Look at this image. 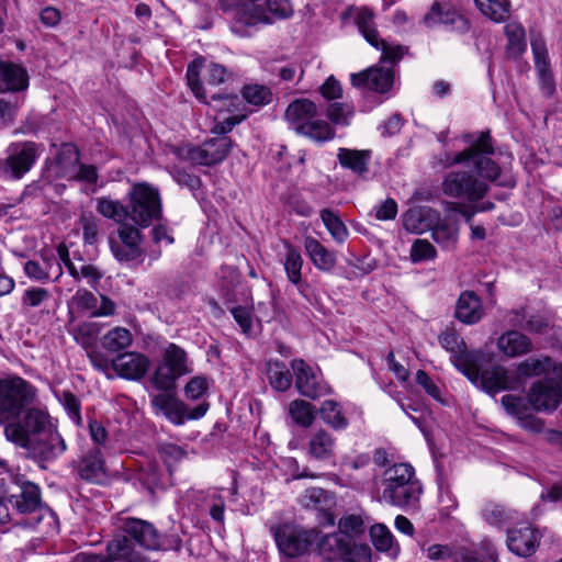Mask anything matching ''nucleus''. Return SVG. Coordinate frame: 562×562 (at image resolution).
<instances>
[{"label": "nucleus", "mask_w": 562, "mask_h": 562, "mask_svg": "<svg viewBox=\"0 0 562 562\" xmlns=\"http://www.w3.org/2000/svg\"><path fill=\"white\" fill-rule=\"evenodd\" d=\"M492 153L490 134L483 132L470 148L448 158L446 161L448 166L461 164L468 170H453L447 173L441 184L442 192L451 198H464L470 203L481 200L488 187L483 180L475 178L473 171L482 178L497 180L499 167L490 158Z\"/></svg>", "instance_id": "f257e3e1"}, {"label": "nucleus", "mask_w": 562, "mask_h": 562, "mask_svg": "<svg viewBox=\"0 0 562 562\" xmlns=\"http://www.w3.org/2000/svg\"><path fill=\"white\" fill-rule=\"evenodd\" d=\"M4 435L9 441L43 460L55 459L67 449L56 420L42 408L27 409L22 419L4 427Z\"/></svg>", "instance_id": "f03ea898"}, {"label": "nucleus", "mask_w": 562, "mask_h": 562, "mask_svg": "<svg viewBox=\"0 0 562 562\" xmlns=\"http://www.w3.org/2000/svg\"><path fill=\"white\" fill-rule=\"evenodd\" d=\"M381 501L403 507L415 504L422 494V485L415 477L413 467L407 463H397L387 468L382 475Z\"/></svg>", "instance_id": "7ed1b4c3"}, {"label": "nucleus", "mask_w": 562, "mask_h": 562, "mask_svg": "<svg viewBox=\"0 0 562 562\" xmlns=\"http://www.w3.org/2000/svg\"><path fill=\"white\" fill-rule=\"evenodd\" d=\"M483 355L463 353L459 361H464L463 374L474 384H479L486 393L496 394L505 390H515L520 386V381L515 373L509 372L505 367L494 364L482 369L480 366Z\"/></svg>", "instance_id": "20e7f679"}, {"label": "nucleus", "mask_w": 562, "mask_h": 562, "mask_svg": "<svg viewBox=\"0 0 562 562\" xmlns=\"http://www.w3.org/2000/svg\"><path fill=\"white\" fill-rule=\"evenodd\" d=\"M292 12L289 0H267V12L255 2H244L234 9L232 30L239 35H246L248 27L271 24L277 19L290 16Z\"/></svg>", "instance_id": "39448f33"}, {"label": "nucleus", "mask_w": 562, "mask_h": 562, "mask_svg": "<svg viewBox=\"0 0 562 562\" xmlns=\"http://www.w3.org/2000/svg\"><path fill=\"white\" fill-rule=\"evenodd\" d=\"M203 64L204 59L196 58L188 66V86L200 102L209 103V94L213 101H218L216 94L211 92V88L226 83L232 75L221 64L209 63L205 66Z\"/></svg>", "instance_id": "423d86ee"}, {"label": "nucleus", "mask_w": 562, "mask_h": 562, "mask_svg": "<svg viewBox=\"0 0 562 562\" xmlns=\"http://www.w3.org/2000/svg\"><path fill=\"white\" fill-rule=\"evenodd\" d=\"M36 397V390L20 376L0 379V416L18 417Z\"/></svg>", "instance_id": "0eeeda50"}, {"label": "nucleus", "mask_w": 562, "mask_h": 562, "mask_svg": "<svg viewBox=\"0 0 562 562\" xmlns=\"http://www.w3.org/2000/svg\"><path fill=\"white\" fill-rule=\"evenodd\" d=\"M271 532L279 551L289 558L305 554L319 536L315 528H304L290 522L271 527Z\"/></svg>", "instance_id": "6e6552de"}, {"label": "nucleus", "mask_w": 562, "mask_h": 562, "mask_svg": "<svg viewBox=\"0 0 562 562\" xmlns=\"http://www.w3.org/2000/svg\"><path fill=\"white\" fill-rule=\"evenodd\" d=\"M128 217L142 227L149 226L161 216V202L156 188L147 183L134 184L130 192Z\"/></svg>", "instance_id": "1a4fd4ad"}, {"label": "nucleus", "mask_w": 562, "mask_h": 562, "mask_svg": "<svg viewBox=\"0 0 562 562\" xmlns=\"http://www.w3.org/2000/svg\"><path fill=\"white\" fill-rule=\"evenodd\" d=\"M192 371L187 352L176 344L166 346L161 362L155 370L153 383L156 389L169 391L177 379Z\"/></svg>", "instance_id": "9d476101"}, {"label": "nucleus", "mask_w": 562, "mask_h": 562, "mask_svg": "<svg viewBox=\"0 0 562 562\" xmlns=\"http://www.w3.org/2000/svg\"><path fill=\"white\" fill-rule=\"evenodd\" d=\"M231 139L218 137L203 143L201 146L184 145L176 150V155L193 165L211 166L221 162L228 155Z\"/></svg>", "instance_id": "9b49d317"}, {"label": "nucleus", "mask_w": 562, "mask_h": 562, "mask_svg": "<svg viewBox=\"0 0 562 562\" xmlns=\"http://www.w3.org/2000/svg\"><path fill=\"white\" fill-rule=\"evenodd\" d=\"M151 406L155 414L164 415L176 425L183 424L186 419H199L203 417L209 409L206 403H201L188 413L187 405L173 394L167 392L154 395L151 397Z\"/></svg>", "instance_id": "f8f14e48"}, {"label": "nucleus", "mask_w": 562, "mask_h": 562, "mask_svg": "<svg viewBox=\"0 0 562 562\" xmlns=\"http://www.w3.org/2000/svg\"><path fill=\"white\" fill-rule=\"evenodd\" d=\"M291 368L295 375V386L301 395L316 400L333 392L317 368L311 367L301 359L293 360Z\"/></svg>", "instance_id": "ddd939ff"}, {"label": "nucleus", "mask_w": 562, "mask_h": 562, "mask_svg": "<svg viewBox=\"0 0 562 562\" xmlns=\"http://www.w3.org/2000/svg\"><path fill=\"white\" fill-rule=\"evenodd\" d=\"M356 23L366 41L382 52L381 61H396L403 57L404 48L402 46L391 45L379 37L371 10L361 9L357 14Z\"/></svg>", "instance_id": "4468645a"}, {"label": "nucleus", "mask_w": 562, "mask_h": 562, "mask_svg": "<svg viewBox=\"0 0 562 562\" xmlns=\"http://www.w3.org/2000/svg\"><path fill=\"white\" fill-rule=\"evenodd\" d=\"M527 397L536 411L551 413L562 403V385L553 378H544L530 386Z\"/></svg>", "instance_id": "2eb2a0df"}, {"label": "nucleus", "mask_w": 562, "mask_h": 562, "mask_svg": "<svg viewBox=\"0 0 562 562\" xmlns=\"http://www.w3.org/2000/svg\"><path fill=\"white\" fill-rule=\"evenodd\" d=\"M423 23L427 27L443 25L448 31L465 33L470 29L469 20L450 4L434 2L424 15Z\"/></svg>", "instance_id": "dca6fc26"}, {"label": "nucleus", "mask_w": 562, "mask_h": 562, "mask_svg": "<svg viewBox=\"0 0 562 562\" xmlns=\"http://www.w3.org/2000/svg\"><path fill=\"white\" fill-rule=\"evenodd\" d=\"M121 528L124 532L133 538L140 547L148 550H169L173 548L171 543H167L162 539L155 527L142 519L124 518Z\"/></svg>", "instance_id": "f3484780"}, {"label": "nucleus", "mask_w": 562, "mask_h": 562, "mask_svg": "<svg viewBox=\"0 0 562 562\" xmlns=\"http://www.w3.org/2000/svg\"><path fill=\"white\" fill-rule=\"evenodd\" d=\"M37 157L38 148L34 143L12 144L8 149L4 170L20 179L32 168Z\"/></svg>", "instance_id": "a211bd4d"}, {"label": "nucleus", "mask_w": 562, "mask_h": 562, "mask_svg": "<svg viewBox=\"0 0 562 562\" xmlns=\"http://www.w3.org/2000/svg\"><path fill=\"white\" fill-rule=\"evenodd\" d=\"M29 86V72L23 65L0 58V92L20 94Z\"/></svg>", "instance_id": "6ab92c4d"}, {"label": "nucleus", "mask_w": 562, "mask_h": 562, "mask_svg": "<svg viewBox=\"0 0 562 562\" xmlns=\"http://www.w3.org/2000/svg\"><path fill=\"white\" fill-rule=\"evenodd\" d=\"M59 165L64 171V176L70 179H78L89 183L97 180V170L93 166L79 164V153L74 145L67 144L63 146L59 158Z\"/></svg>", "instance_id": "aec40b11"}, {"label": "nucleus", "mask_w": 562, "mask_h": 562, "mask_svg": "<svg viewBox=\"0 0 562 562\" xmlns=\"http://www.w3.org/2000/svg\"><path fill=\"white\" fill-rule=\"evenodd\" d=\"M351 83L357 88L384 93L393 85V72L386 67H371L364 71L351 74Z\"/></svg>", "instance_id": "412c9836"}, {"label": "nucleus", "mask_w": 562, "mask_h": 562, "mask_svg": "<svg viewBox=\"0 0 562 562\" xmlns=\"http://www.w3.org/2000/svg\"><path fill=\"white\" fill-rule=\"evenodd\" d=\"M108 558L101 554L87 552L77 553L71 562H113L123 560L124 562H134L133 550L127 537H117L106 547Z\"/></svg>", "instance_id": "4be33fe9"}, {"label": "nucleus", "mask_w": 562, "mask_h": 562, "mask_svg": "<svg viewBox=\"0 0 562 562\" xmlns=\"http://www.w3.org/2000/svg\"><path fill=\"white\" fill-rule=\"evenodd\" d=\"M149 359L139 352L131 351L117 356L111 362L112 369L121 376L127 380H139L148 368Z\"/></svg>", "instance_id": "5701e85b"}, {"label": "nucleus", "mask_w": 562, "mask_h": 562, "mask_svg": "<svg viewBox=\"0 0 562 562\" xmlns=\"http://www.w3.org/2000/svg\"><path fill=\"white\" fill-rule=\"evenodd\" d=\"M122 244L111 241V250L120 261H133L139 258L140 233L136 227L122 225L119 229Z\"/></svg>", "instance_id": "b1692460"}, {"label": "nucleus", "mask_w": 562, "mask_h": 562, "mask_svg": "<svg viewBox=\"0 0 562 562\" xmlns=\"http://www.w3.org/2000/svg\"><path fill=\"white\" fill-rule=\"evenodd\" d=\"M539 540L538 530L529 525H525L508 532L507 547L516 555L529 557L536 552Z\"/></svg>", "instance_id": "393cba45"}, {"label": "nucleus", "mask_w": 562, "mask_h": 562, "mask_svg": "<svg viewBox=\"0 0 562 562\" xmlns=\"http://www.w3.org/2000/svg\"><path fill=\"white\" fill-rule=\"evenodd\" d=\"M459 220L451 214L441 216L438 212V221L431 228V237L435 243L443 250L454 249L459 240Z\"/></svg>", "instance_id": "a878e982"}, {"label": "nucleus", "mask_w": 562, "mask_h": 562, "mask_svg": "<svg viewBox=\"0 0 562 562\" xmlns=\"http://www.w3.org/2000/svg\"><path fill=\"white\" fill-rule=\"evenodd\" d=\"M403 226L412 234H424L431 231L438 221V211L430 206H414L403 214Z\"/></svg>", "instance_id": "bb28decb"}, {"label": "nucleus", "mask_w": 562, "mask_h": 562, "mask_svg": "<svg viewBox=\"0 0 562 562\" xmlns=\"http://www.w3.org/2000/svg\"><path fill=\"white\" fill-rule=\"evenodd\" d=\"M531 49L535 59V67L539 77V85L542 92L552 95L555 91L554 79L550 69V60L546 44L542 40L531 42Z\"/></svg>", "instance_id": "cd10ccee"}, {"label": "nucleus", "mask_w": 562, "mask_h": 562, "mask_svg": "<svg viewBox=\"0 0 562 562\" xmlns=\"http://www.w3.org/2000/svg\"><path fill=\"white\" fill-rule=\"evenodd\" d=\"M9 503L16 508L20 514L38 513L36 522L45 515L52 516L48 509H44L40 502V490L36 485L27 483L23 485L19 495H12Z\"/></svg>", "instance_id": "c85d7f7f"}, {"label": "nucleus", "mask_w": 562, "mask_h": 562, "mask_svg": "<svg viewBox=\"0 0 562 562\" xmlns=\"http://www.w3.org/2000/svg\"><path fill=\"white\" fill-rule=\"evenodd\" d=\"M218 102L222 104L215 106L216 110H225L229 113V116L215 124L213 127L215 133L226 134L231 132L235 125L241 123L248 116V112L244 108L240 109L241 101L237 95H224L223 98H220Z\"/></svg>", "instance_id": "c756f323"}, {"label": "nucleus", "mask_w": 562, "mask_h": 562, "mask_svg": "<svg viewBox=\"0 0 562 562\" xmlns=\"http://www.w3.org/2000/svg\"><path fill=\"white\" fill-rule=\"evenodd\" d=\"M336 438L325 429H318L308 439L307 454L321 462H330L335 457Z\"/></svg>", "instance_id": "7c9ffc66"}, {"label": "nucleus", "mask_w": 562, "mask_h": 562, "mask_svg": "<svg viewBox=\"0 0 562 562\" xmlns=\"http://www.w3.org/2000/svg\"><path fill=\"white\" fill-rule=\"evenodd\" d=\"M531 339L518 330H507L497 339V348L508 358H517L532 350Z\"/></svg>", "instance_id": "2f4dec72"}, {"label": "nucleus", "mask_w": 562, "mask_h": 562, "mask_svg": "<svg viewBox=\"0 0 562 562\" xmlns=\"http://www.w3.org/2000/svg\"><path fill=\"white\" fill-rule=\"evenodd\" d=\"M77 472L82 480L93 483H100L104 479V460L99 448H93L81 457Z\"/></svg>", "instance_id": "473e14b6"}, {"label": "nucleus", "mask_w": 562, "mask_h": 562, "mask_svg": "<svg viewBox=\"0 0 562 562\" xmlns=\"http://www.w3.org/2000/svg\"><path fill=\"white\" fill-rule=\"evenodd\" d=\"M58 256L75 282L86 280L91 286H95L102 278V272L93 265L81 262L79 266L72 262L64 246L58 247Z\"/></svg>", "instance_id": "72a5a7b5"}, {"label": "nucleus", "mask_w": 562, "mask_h": 562, "mask_svg": "<svg viewBox=\"0 0 562 562\" xmlns=\"http://www.w3.org/2000/svg\"><path fill=\"white\" fill-rule=\"evenodd\" d=\"M317 113L316 104L308 99H297L291 102L285 111V120L290 126L300 133Z\"/></svg>", "instance_id": "f704fd0d"}, {"label": "nucleus", "mask_w": 562, "mask_h": 562, "mask_svg": "<svg viewBox=\"0 0 562 562\" xmlns=\"http://www.w3.org/2000/svg\"><path fill=\"white\" fill-rule=\"evenodd\" d=\"M304 248L312 263L321 271L329 272L337 262L335 252L327 249L317 239L307 236L304 238Z\"/></svg>", "instance_id": "c9c22d12"}, {"label": "nucleus", "mask_w": 562, "mask_h": 562, "mask_svg": "<svg viewBox=\"0 0 562 562\" xmlns=\"http://www.w3.org/2000/svg\"><path fill=\"white\" fill-rule=\"evenodd\" d=\"M456 316L464 324H475L483 316V307L480 297L470 291L463 292L457 303Z\"/></svg>", "instance_id": "e433bc0d"}, {"label": "nucleus", "mask_w": 562, "mask_h": 562, "mask_svg": "<svg viewBox=\"0 0 562 562\" xmlns=\"http://www.w3.org/2000/svg\"><path fill=\"white\" fill-rule=\"evenodd\" d=\"M25 274L36 281L48 280L52 274H55L54 281H57L61 274V265L54 257L48 258L43 256L42 262L37 260H29L24 265Z\"/></svg>", "instance_id": "4c0bfd02"}, {"label": "nucleus", "mask_w": 562, "mask_h": 562, "mask_svg": "<svg viewBox=\"0 0 562 562\" xmlns=\"http://www.w3.org/2000/svg\"><path fill=\"white\" fill-rule=\"evenodd\" d=\"M370 537L376 551L385 554L390 559L397 558L401 551L400 544L385 525H373L370 528Z\"/></svg>", "instance_id": "58836bf2"}, {"label": "nucleus", "mask_w": 562, "mask_h": 562, "mask_svg": "<svg viewBox=\"0 0 562 562\" xmlns=\"http://www.w3.org/2000/svg\"><path fill=\"white\" fill-rule=\"evenodd\" d=\"M350 540L349 536L341 532L326 535L317 544L318 552L325 560H341Z\"/></svg>", "instance_id": "ea45409f"}, {"label": "nucleus", "mask_w": 562, "mask_h": 562, "mask_svg": "<svg viewBox=\"0 0 562 562\" xmlns=\"http://www.w3.org/2000/svg\"><path fill=\"white\" fill-rule=\"evenodd\" d=\"M550 371L562 372V364L554 363L550 357H530L517 366L515 375L520 381V378L540 375Z\"/></svg>", "instance_id": "a19ab883"}, {"label": "nucleus", "mask_w": 562, "mask_h": 562, "mask_svg": "<svg viewBox=\"0 0 562 562\" xmlns=\"http://www.w3.org/2000/svg\"><path fill=\"white\" fill-rule=\"evenodd\" d=\"M319 415L323 422L336 430L346 429L349 425L341 405L334 400H326L319 407Z\"/></svg>", "instance_id": "79ce46f5"}, {"label": "nucleus", "mask_w": 562, "mask_h": 562, "mask_svg": "<svg viewBox=\"0 0 562 562\" xmlns=\"http://www.w3.org/2000/svg\"><path fill=\"white\" fill-rule=\"evenodd\" d=\"M420 550L430 562H458L460 548L443 543H423Z\"/></svg>", "instance_id": "37998d69"}, {"label": "nucleus", "mask_w": 562, "mask_h": 562, "mask_svg": "<svg viewBox=\"0 0 562 562\" xmlns=\"http://www.w3.org/2000/svg\"><path fill=\"white\" fill-rule=\"evenodd\" d=\"M303 258L301 254L290 244H286L284 270L289 281L295 284L301 294H305L302 283Z\"/></svg>", "instance_id": "c03bdc74"}, {"label": "nucleus", "mask_w": 562, "mask_h": 562, "mask_svg": "<svg viewBox=\"0 0 562 562\" xmlns=\"http://www.w3.org/2000/svg\"><path fill=\"white\" fill-rule=\"evenodd\" d=\"M133 335L125 327H114L102 337V346L110 352H119L132 345Z\"/></svg>", "instance_id": "a18cd8bd"}, {"label": "nucleus", "mask_w": 562, "mask_h": 562, "mask_svg": "<svg viewBox=\"0 0 562 562\" xmlns=\"http://www.w3.org/2000/svg\"><path fill=\"white\" fill-rule=\"evenodd\" d=\"M477 9L492 21L499 23L507 19L510 9L508 0H474Z\"/></svg>", "instance_id": "49530a36"}, {"label": "nucleus", "mask_w": 562, "mask_h": 562, "mask_svg": "<svg viewBox=\"0 0 562 562\" xmlns=\"http://www.w3.org/2000/svg\"><path fill=\"white\" fill-rule=\"evenodd\" d=\"M267 374L270 385L274 390L284 392L291 386L292 376L283 362L269 361L267 363Z\"/></svg>", "instance_id": "de8ad7c7"}, {"label": "nucleus", "mask_w": 562, "mask_h": 562, "mask_svg": "<svg viewBox=\"0 0 562 562\" xmlns=\"http://www.w3.org/2000/svg\"><path fill=\"white\" fill-rule=\"evenodd\" d=\"M315 406L304 400H294L289 405L293 422L302 427H310L315 420Z\"/></svg>", "instance_id": "09e8293b"}, {"label": "nucleus", "mask_w": 562, "mask_h": 562, "mask_svg": "<svg viewBox=\"0 0 562 562\" xmlns=\"http://www.w3.org/2000/svg\"><path fill=\"white\" fill-rule=\"evenodd\" d=\"M97 211L104 217L122 223L128 217V209L120 201L102 196L97 200Z\"/></svg>", "instance_id": "8fccbe9b"}, {"label": "nucleus", "mask_w": 562, "mask_h": 562, "mask_svg": "<svg viewBox=\"0 0 562 562\" xmlns=\"http://www.w3.org/2000/svg\"><path fill=\"white\" fill-rule=\"evenodd\" d=\"M439 342L442 348L450 351L454 358V363L458 367L460 371L463 372L464 369V361H459V358L463 353H471L470 351H467L463 347L464 344L461 340L460 336L453 331V330H446L439 336Z\"/></svg>", "instance_id": "3c124183"}, {"label": "nucleus", "mask_w": 562, "mask_h": 562, "mask_svg": "<svg viewBox=\"0 0 562 562\" xmlns=\"http://www.w3.org/2000/svg\"><path fill=\"white\" fill-rule=\"evenodd\" d=\"M299 134L317 143L328 142L335 137V132L330 124L324 120H315V117Z\"/></svg>", "instance_id": "603ef678"}, {"label": "nucleus", "mask_w": 562, "mask_h": 562, "mask_svg": "<svg viewBox=\"0 0 562 562\" xmlns=\"http://www.w3.org/2000/svg\"><path fill=\"white\" fill-rule=\"evenodd\" d=\"M505 34L508 40V54L520 55L526 49L525 29L519 23L510 22L505 26Z\"/></svg>", "instance_id": "864d4df0"}, {"label": "nucleus", "mask_w": 562, "mask_h": 562, "mask_svg": "<svg viewBox=\"0 0 562 562\" xmlns=\"http://www.w3.org/2000/svg\"><path fill=\"white\" fill-rule=\"evenodd\" d=\"M321 218L330 236L337 243H342L346 240L348 237V229L336 213L328 209H324L321 211Z\"/></svg>", "instance_id": "5fc2aeb1"}, {"label": "nucleus", "mask_w": 562, "mask_h": 562, "mask_svg": "<svg viewBox=\"0 0 562 562\" xmlns=\"http://www.w3.org/2000/svg\"><path fill=\"white\" fill-rule=\"evenodd\" d=\"M339 162L357 173L367 170V156L364 151L340 148L338 153Z\"/></svg>", "instance_id": "6e6d98bb"}, {"label": "nucleus", "mask_w": 562, "mask_h": 562, "mask_svg": "<svg viewBox=\"0 0 562 562\" xmlns=\"http://www.w3.org/2000/svg\"><path fill=\"white\" fill-rule=\"evenodd\" d=\"M269 88L259 85H248L243 89L244 100L255 106H262L271 101Z\"/></svg>", "instance_id": "4d7b16f0"}, {"label": "nucleus", "mask_w": 562, "mask_h": 562, "mask_svg": "<svg viewBox=\"0 0 562 562\" xmlns=\"http://www.w3.org/2000/svg\"><path fill=\"white\" fill-rule=\"evenodd\" d=\"M353 113V108L347 103L335 102L327 108V117L335 125H349Z\"/></svg>", "instance_id": "13d9d810"}, {"label": "nucleus", "mask_w": 562, "mask_h": 562, "mask_svg": "<svg viewBox=\"0 0 562 562\" xmlns=\"http://www.w3.org/2000/svg\"><path fill=\"white\" fill-rule=\"evenodd\" d=\"M411 259L413 262H422L427 260H435L437 257V249L427 239H416L411 247Z\"/></svg>", "instance_id": "bf43d9fd"}, {"label": "nucleus", "mask_w": 562, "mask_h": 562, "mask_svg": "<svg viewBox=\"0 0 562 562\" xmlns=\"http://www.w3.org/2000/svg\"><path fill=\"white\" fill-rule=\"evenodd\" d=\"M86 244L93 245L98 240L99 220L91 213L82 214L79 220Z\"/></svg>", "instance_id": "052dcab7"}, {"label": "nucleus", "mask_w": 562, "mask_h": 562, "mask_svg": "<svg viewBox=\"0 0 562 562\" xmlns=\"http://www.w3.org/2000/svg\"><path fill=\"white\" fill-rule=\"evenodd\" d=\"M210 387V381L203 375H196L189 380L184 386L187 398L195 401L202 398Z\"/></svg>", "instance_id": "680f3d73"}, {"label": "nucleus", "mask_w": 562, "mask_h": 562, "mask_svg": "<svg viewBox=\"0 0 562 562\" xmlns=\"http://www.w3.org/2000/svg\"><path fill=\"white\" fill-rule=\"evenodd\" d=\"M502 405L506 413L515 417L517 420L530 411L525 398L510 394L504 395L502 397Z\"/></svg>", "instance_id": "e2e57ef3"}, {"label": "nucleus", "mask_w": 562, "mask_h": 562, "mask_svg": "<svg viewBox=\"0 0 562 562\" xmlns=\"http://www.w3.org/2000/svg\"><path fill=\"white\" fill-rule=\"evenodd\" d=\"M98 299L86 289H79L71 299V304L79 311L88 312L94 316Z\"/></svg>", "instance_id": "0e129e2a"}, {"label": "nucleus", "mask_w": 562, "mask_h": 562, "mask_svg": "<svg viewBox=\"0 0 562 562\" xmlns=\"http://www.w3.org/2000/svg\"><path fill=\"white\" fill-rule=\"evenodd\" d=\"M341 560L345 562H371V549L367 544L351 543L350 540Z\"/></svg>", "instance_id": "69168bd1"}, {"label": "nucleus", "mask_w": 562, "mask_h": 562, "mask_svg": "<svg viewBox=\"0 0 562 562\" xmlns=\"http://www.w3.org/2000/svg\"><path fill=\"white\" fill-rule=\"evenodd\" d=\"M60 402L69 418L76 425H81L82 418L80 414V402L78 398L69 392H64L60 396Z\"/></svg>", "instance_id": "338daca9"}, {"label": "nucleus", "mask_w": 562, "mask_h": 562, "mask_svg": "<svg viewBox=\"0 0 562 562\" xmlns=\"http://www.w3.org/2000/svg\"><path fill=\"white\" fill-rule=\"evenodd\" d=\"M327 497L328 494L325 490L321 487H311L301 496V503L305 507H317L325 504Z\"/></svg>", "instance_id": "774afa93"}]
</instances>
